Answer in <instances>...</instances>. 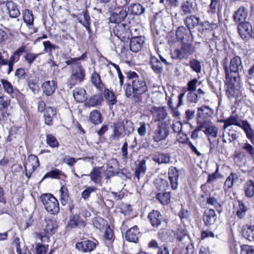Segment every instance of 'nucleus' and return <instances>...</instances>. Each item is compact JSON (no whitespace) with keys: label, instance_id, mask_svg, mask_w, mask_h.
<instances>
[{"label":"nucleus","instance_id":"f257e3e1","mask_svg":"<svg viewBox=\"0 0 254 254\" xmlns=\"http://www.w3.org/2000/svg\"><path fill=\"white\" fill-rule=\"evenodd\" d=\"M126 75L128 82L124 85L125 96L131 99L136 103H141L142 95L145 94L148 90L145 79L139 77L133 71L130 70L127 72Z\"/></svg>","mask_w":254,"mask_h":254},{"label":"nucleus","instance_id":"f03ea898","mask_svg":"<svg viewBox=\"0 0 254 254\" xmlns=\"http://www.w3.org/2000/svg\"><path fill=\"white\" fill-rule=\"evenodd\" d=\"M227 59L224 60L223 66L225 70L226 80L227 82L234 85L240 80V72L243 69L241 58L235 56L231 59L229 64L227 63Z\"/></svg>","mask_w":254,"mask_h":254},{"label":"nucleus","instance_id":"7ed1b4c3","mask_svg":"<svg viewBox=\"0 0 254 254\" xmlns=\"http://www.w3.org/2000/svg\"><path fill=\"white\" fill-rule=\"evenodd\" d=\"M247 14L246 9L240 7L233 15L234 21L239 24L238 31L243 39L253 38V29L252 25L248 22H244Z\"/></svg>","mask_w":254,"mask_h":254},{"label":"nucleus","instance_id":"20e7f679","mask_svg":"<svg viewBox=\"0 0 254 254\" xmlns=\"http://www.w3.org/2000/svg\"><path fill=\"white\" fill-rule=\"evenodd\" d=\"M85 77V70L84 67L80 64L73 65L71 69V74L68 78L67 84L69 88H72L77 83L83 81Z\"/></svg>","mask_w":254,"mask_h":254},{"label":"nucleus","instance_id":"39448f33","mask_svg":"<svg viewBox=\"0 0 254 254\" xmlns=\"http://www.w3.org/2000/svg\"><path fill=\"white\" fill-rule=\"evenodd\" d=\"M41 201L48 212L51 214H57L60 210L58 200L51 194H44L41 196Z\"/></svg>","mask_w":254,"mask_h":254},{"label":"nucleus","instance_id":"423d86ee","mask_svg":"<svg viewBox=\"0 0 254 254\" xmlns=\"http://www.w3.org/2000/svg\"><path fill=\"white\" fill-rule=\"evenodd\" d=\"M114 34L121 40H128L131 36L129 26L126 24H119L113 29Z\"/></svg>","mask_w":254,"mask_h":254},{"label":"nucleus","instance_id":"0eeeda50","mask_svg":"<svg viewBox=\"0 0 254 254\" xmlns=\"http://www.w3.org/2000/svg\"><path fill=\"white\" fill-rule=\"evenodd\" d=\"M39 166V161L37 156L30 155L24 165L25 175L28 179L31 177L32 173Z\"/></svg>","mask_w":254,"mask_h":254},{"label":"nucleus","instance_id":"6e6552de","mask_svg":"<svg viewBox=\"0 0 254 254\" xmlns=\"http://www.w3.org/2000/svg\"><path fill=\"white\" fill-rule=\"evenodd\" d=\"M98 245L97 240H85L78 242L75 245V248L83 253H90L94 250Z\"/></svg>","mask_w":254,"mask_h":254},{"label":"nucleus","instance_id":"1a4fd4ad","mask_svg":"<svg viewBox=\"0 0 254 254\" xmlns=\"http://www.w3.org/2000/svg\"><path fill=\"white\" fill-rule=\"evenodd\" d=\"M169 134V128L162 123H159L153 133V140L157 142L164 140L168 137Z\"/></svg>","mask_w":254,"mask_h":254},{"label":"nucleus","instance_id":"9d476101","mask_svg":"<svg viewBox=\"0 0 254 254\" xmlns=\"http://www.w3.org/2000/svg\"><path fill=\"white\" fill-rule=\"evenodd\" d=\"M176 35L178 40L183 41L192 42L193 36L192 32L187 27L181 26L178 27L176 32Z\"/></svg>","mask_w":254,"mask_h":254},{"label":"nucleus","instance_id":"9b49d317","mask_svg":"<svg viewBox=\"0 0 254 254\" xmlns=\"http://www.w3.org/2000/svg\"><path fill=\"white\" fill-rule=\"evenodd\" d=\"M168 174L172 189L176 190L178 186L179 170L175 167L171 166L169 168Z\"/></svg>","mask_w":254,"mask_h":254},{"label":"nucleus","instance_id":"f8f14e48","mask_svg":"<svg viewBox=\"0 0 254 254\" xmlns=\"http://www.w3.org/2000/svg\"><path fill=\"white\" fill-rule=\"evenodd\" d=\"M148 219L153 227L158 228L160 226L163 217L158 210H152L147 216Z\"/></svg>","mask_w":254,"mask_h":254},{"label":"nucleus","instance_id":"ddd939ff","mask_svg":"<svg viewBox=\"0 0 254 254\" xmlns=\"http://www.w3.org/2000/svg\"><path fill=\"white\" fill-rule=\"evenodd\" d=\"M146 169L145 159H143L137 161L135 163L134 169V175L137 181H139L140 177H143L145 175Z\"/></svg>","mask_w":254,"mask_h":254},{"label":"nucleus","instance_id":"4468645a","mask_svg":"<svg viewBox=\"0 0 254 254\" xmlns=\"http://www.w3.org/2000/svg\"><path fill=\"white\" fill-rule=\"evenodd\" d=\"M128 12L126 9H122L119 12H112L109 17L110 22L114 23L121 24L127 17Z\"/></svg>","mask_w":254,"mask_h":254},{"label":"nucleus","instance_id":"2eb2a0df","mask_svg":"<svg viewBox=\"0 0 254 254\" xmlns=\"http://www.w3.org/2000/svg\"><path fill=\"white\" fill-rule=\"evenodd\" d=\"M151 112L155 117L154 122H155L165 119L168 115L164 107H153L151 109Z\"/></svg>","mask_w":254,"mask_h":254},{"label":"nucleus","instance_id":"dca6fc26","mask_svg":"<svg viewBox=\"0 0 254 254\" xmlns=\"http://www.w3.org/2000/svg\"><path fill=\"white\" fill-rule=\"evenodd\" d=\"M216 218L215 212L212 209L205 210L203 215V220L206 226L213 225L215 223Z\"/></svg>","mask_w":254,"mask_h":254},{"label":"nucleus","instance_id":"f3484780","mask_svg":"<svg viewBox=\"0 0 254 254\" xmlns=\"http://www.w3.org/2000/svg\"><path fill=\"white\" fill-rule=\"evenodd\" d=\"M144 42V38L141 36L134 37L130 40V50L136 53L140 50L142 44Z\"/></svg>","mask_w":254,"mask_h":254},{"label":"nucleus","instance_id":"a211bd4d","mask_svg":"<svg viewBox=\"0 0 254 254\" xmlns=\"http://www.w3.org/2000/svg\"><path fill=\"white\" fill-rule=\"evenodd\" d=\"M184 23L186 27L191 30L198 24L203 25V22H200V18L193 15L187 16L184 20Z\"/></svg>","mask_w":254,"mask_h":254},{"label":"nucleus","instance_id":"6ab92c4d","mask_svg":"<svg viewBox=\"0 0 254 254\" xmlns=\"http://www.w3.org/2000/svg\"><path fill=\"white\" fill-rule=\"evenodd\" d=\"M107 178H109L110 176H113L115 173H117L119 169V165L118 160L116 159L112 158L108 161L107 164Z\"/></svg>","mask_w":254,"mask_h":254},{"label":"nucleus","instance_id":"aec40b11","mask_svg":"<svg viewBox=\"0 0 254 254\" xmlns=\"http://www.w3.org/2000/svg\"><path fill=\"white\" fill-rule=\"evenodd\" d=\"M214 114V110L207 106H202L198 108L197 116L199 119H207L212 117Z\"/></svg>","mask_w":254,"mask_h":254},{"label":"nucleus","instance_id":"412c9836","mask_svg":"<svg viewBox=\"0 0 254 254\" xmlns=\"http://www.w3.org/2000/svg\"><path fill=\"white\" fill-rule=\"evenodd\" d=\"M86 225L85 222L81 220L79 215L72 214L69 217V220L67 224L68 228L73 229L81 226L84 227Z\"/></svg>","mask_w":254,"mask_h":254},{"label":"nucleus","instance_id":"4be33fe9","mask_svg":"<svg viewBox=\"0 0 254 254\" xmlns=\"http://www.w3.org/2000/svg\"><path fill=\"white\" fill-rule=\"evenodd\" d=\"M101 169V167H94L89 174H83L81 177L84 176H89L91 180L95 184H99L101 183L102 179Z\"/></svg>","mask_w":254,"mask_h":254},{"label":"nucleus","instance_id":"5701e85b","mask_svg":"<svg viewBox=\"0 0 254 254\" xmlns=\"http://www.w3.org/2000/svg\"><path fill=\"white\" fill-rule=\"evenodd\" d=\"M139 232L137 226H134L128 230L126 233V239L131 242L136 243Z\"/></svg>","mask_w":254,"mask_h":254},{"label":"nucleus","instance_id":"b1692460","mask_svg":"<svg viewBox=\"0 0 254 254\" xmlns=\"http://www.w3.org/2000/svg\"><path fill=\"white\" fill-rule=\"evenodd\" d=\"M114 133L111 137L113 139L117 140L120 137L123 136V133L124 132V126L121 121H119L114 124Z\"/></svg>","mask_w":254,"mask_h":254},{"label":"nucleus","instance_id":"393cba45","mask_svg":"<svg viewBox=\"0 0 254 254\" xmlns=\"http://www.w3.org/2000/svg\"><path fill=\"white\" fill-rule=\"evenodd\" d=\"M44 93L46 96H51L55 92L56 88V83L55 81H47L44 82L42 85Z\"/></svg>","mask_w":254,"mask_h":254},{"label":"nucleus","instance_id":"a878e982","mask_svg":"<svg viewBox=\"0 0 254 254\" xmlns=\"http://www.w3.org/2000/svg\"><path fill=\"white\" fill-rule=\"evenodd\" d=\"M152 160L159 165L168 164L171 162V156L169 153H159L154 155Z\"/></svg>","mask_w":254,"mask_h":254},{"label":"nucleus","instance_id":"bb28decb","mask_svg":"<svg viewBox=\"0 0 254 254\" xmlns=\"http://www.w3.org/2000/svg\"><path fill=\"white\" fill-rule=\"evenodd\" d=\"M56 115V111L55 108L52 107H47L44 115L45 124L48 126H52L53 124V119Z\"/></svg>","mask_w":254,"mask_h":254},{"label":"nucleus","instance_id":"cd10ccee","mask_svg":"<svg viewBox=\"0 0 254 254\" xmlns=\"http://www.w3.org/2000/svg\"><path fill=\"white\" fill-rule=\"evenodd\" d=\"M145 11V8L139 3H131L127 7V12L131 15H139Z\"/></svg>","mask_w":254,"mask_h":254},{"label":"nucleus","instance_id":"c85d7f7f","mask_svg":"<svg viewBox=\"0 0 254 254\" xmlns=\"http://www.w3.org/2000/svg\"><path fill=\"white\" fill-rule=\"evenodd\" d=\"M254 65L251 66V67L248 70L247 73L246 74V82L247 86L252 92H254L253 89V87L254 86Z\"/></svg>","mask_w":254,"mask_h":254},{"label":"nucleus","instance_id":"c756f323","mask_svg":"<svg viewBox=\"0 0 254 254\" xmlns=\"http://www.w3.org/2000/svg\"><path fill=\"white\" fill-rule=\"evenodd\" d=\"M6 9L8 11L9 17L11 18H16L18 17L20 14V11L17 6L15 3L12 1H9L6 3Z\"/></svg>","mask_w":254,"mask_h":254},{"label":"nucleus","instance_id":"7c9ffc66","mask_svg":"<svg viewBox=\"0 0 254 254\" xmlns=\"http://www.w3.org/2000/svg\"><path fill=\"white\" fill-rule=\"evenodd\" d=\"M203 131L208 137L209 140L210 137L216 138L217 136L218 128L211 123L208 124L205 129Z\"/></svg>","mask_w":254,"mask_h":254},{"label":"nucleus","instance_id":"2f4dec72","mask_svg":"<svg viewBox=\"0 0 254 254\" xmlns=\"http://www.w3.org/2000/svg\"><path fill=\"white\" fill-rule=\"evenodd\" d=\"M131 0H115L111 4L108 5L109 11H112L118 8H123L127 5Z\"/></svg>","mask_w":254,"mask_h":254},{"label":"nucleus","instance_id":"473e14b6","mask_svg":"<svg viewBox=\"0 0 254 254\" xmlns=\"http://www.w3.org/2000/svg\"><path fill=\"white\" fill-rule=\"evenodd\" d=\"M181 9L184 15L191 14L194 9L193 2L190 0L184 1L181 4Z\"/></svg>","mask_w":254,"mask_h":254},{"label":"nucleus","instance_id":"72a5a7b5","mask_svg":"<svg viewBox=\"0 0 254 254\" xmlns=\"http://www.w3.org/2000/svg\"><path fill=\"white\" fill-rule=\"evenodd\" d=\"M254 226L246 225L242 230V235L250 241L254 240Z\"/></svg>","mask_w":254,"mask_h":254},{"label":"nucleus","instance_id":"f704fd0d","mask_svg":"<svg viewBox=\"0 0 254 254\" xmlns=\"http://www.w3.org/2000/svg\"><path fill=\"white\" fill-rule=\"evenodd\" d=\"M238 179L239 177L237 174L231 173L224 183L223 187L224 190L226 191L227 190L231 188L233 186L234 183L238 181Z\"/></svg>","mask_w":254,"mask_h":254},{"label":"nucleus","instance_id":"c9c22d12","mask_svg":"<svg viewBox=\"0 0 254 254\" xmlns=\"http://www.w3.org/2000/svg\"><path fill=\"white\" fill-rule=\"evenodd\" d=\"M86 91L83 88H76L73 91V96L75 100L79 102L84 101L86 99Z\"/></svg>","mask_w":254,"mask_h":254},{"label":"nucleus","instance_id":"e433bc0d","mask_svg":"<svg viewBox=\"0 0 254 254\" xmlns=\"http://www.w3.org/2000/svg\"><path fill=\"white\" fill-rule=\"evenodd\" d=\"M150 64L152 69L155 72L159 73L163 71V64L155 57H152L151 58Z\"/></svg>","mask_w":254,"mask_h":254},{"label":"nucleus","instance_id":"4c0bfd02","mask_svg":"<svg viewBox=\"0 0 254 254\" xmlns=\"http://www.w3.org/2000/svg\"><path fill=\"white\" fill-rule=\"evenodd\" d=\"M46 227L45 231L46 233L52 234L55 233L58 228L57 222L54 220H46Z\"/></svg>","mask_w":254,"mask_h":254},{"label":"nucleus","instance_id":"58836bf2","mask_svg":"<svg viewBox=\"0 0 254 254\" xmlns=\"http://www.w3.org/2000/svg\"><path fill=\"white\" fill-rule=\"evenodd\" d=\"M23 19L27 25L31 28L33 26L34 17L32 11L25 9L22 12Z\"/></svg>","mask_w":254,"mask_h":254},{"label":"nucleus","instance_id":"ea45409f","mask_svg":"<svg viewBox=\"0 0 254 254\" xmlns=\"http://www.w3.org/2000/svg\"><path fill=\"white\" fill-rule=\"evenodd\" d=\"M102 101V96L100 94H96L91 97L85 104L89 107H95L100 105Z\"/></svg>","mask_w":254,"mask_h":254},{"label":"nucleus","instance_id":"a19ab883","mask_svg":"<svg viewBox=\"0 0 254 254\" xmlns=\"http://www.w3.org/2000/svg\"><path fill=\"white\" fill-rule=\"evenodd\" d=\"M181 48L184 54H186L187 57L192 55L194 52V48L192 46V42H182Z\"/></svg>","mask_w":254,"mask_h":254},{"label":"nucleus","instance_id":"79ce46f5","mask_svg":"<svg viewBox=\"0 0 254 254\" xmlns=\"http://www.w3.org/2000/svg\"><path fill=\"white\" fill-rule=\"evenodd\" d=\"M89 120L94 125L101 124L102 121L100 111L96 110L92 111L90 114Z\"/></svg>","mask_w":254,"mask_h":254},{"label":"nucleus","instance_id":"37998d69","mask_svg":"<svg viewBox=\"0 0 254 254\" xmlns=\"http://www.w3.org/2000/svg\"><path fill=\"white\" fill-rule=\"evenodd\" d=\"M245 195L247 197H251L254 194V182L250 180L248 181L244 186Z\"/></svg>","mask_w":254,"mask_h":254},{"label":"nucleus","instance_id":"c03bdc74","mask_svg":"<svg viewBox=\"0 0 254 254\" xmlns=\"http://www.w3.org/2000/svg\"><path fill=\"white\" fill-rule=\"evenodd\" d=\"M156 188L160 191H164L168 187V182L167 180L162 178L156 179L154 181Z\"/></svg>","mask_w":254,"mask_h":254},{"label":"nucleus","instance_id":"a18cd8bd","mask_svg":"<svg viewBox=\"0 0 254 254\" xmlns=\"http://www.w3.org/2000/svg\"><path fill=\"white\" fill-rule=\"evenodd\" d=\"M104 96L108 100L110 106L115 105L117 103L116 97L112 91L108 89H105L104 91Z\"/></svg>","mask_w":254,"mask_h":254},{"label":"nucleus","instance_id":"49530a36","mask_svg":"<svg viewBox=\"0 0 254 254\" xmlns=\"http://www.w3.org/2000/svg\"><path fill=\"white\" fill-rule=\"evenodd\" d=\"M223 141L225 143L231 142L237 138V135L234 130H229L223 133Z\"/></svg>","mask_w":254,"mask_h":254},{"label":"nucleus","instance_id":"de8ad7c7","mask_svg":"<svg viewBox=\"0 0 254 254\" xmlns=\"http://www.w3.org/2000/svg\"><path fill=\"white\" fill-rule=\"evenodd\" d=\"M124 126V133L125 134L131 133L134 130L133 124L130 120L126 119L121 121Z\"/></svg>","mask_w":254,"mask_h":254},{"label":"nucleus","instance_id":"09e8293b","mask_svg":"<svg viewBox=\"0 0 254 254\" xmlns=\"http://www.w3.org/2000/svg\"><path fill=\"white\" fill-rule=\"evenodd\" d=\"M156 198L163 204H168L170 200L171 195L170 192L158 193Z\"/></svg>","mask_w":254,"mask_h":254},{"label":"nucleus","instance_id":"8fccbe9b","mask_svg":"<svg viewBox=\"0 0 254 254\" xmlns=\"http://www.w3.org/2000/svg\"><path fill=\"white\" fill-rule=\"evenodd\" d=\"M90 16L86 12H83L82 15L78 17V21L88 30L90 27Z\"/></svg>","mask_w":254,"mask_h":254},{"label":"nucleus","instance_id":"3c124183","mask_svg":"<svg viewBox=\"0 0 254 254\" xmlns=\"http://www.w3.org/2000/svg\"><path fill=\"white\" fill-rule=\"evenodd\" d=\"M221 122L224 123L223 129L224 130H225L228 126L231 125L240 126L237 117L234 116H230L226 120H221Z\"/></svg>","mask_w":254,"mask_h":254},{"label":"nucleus","instance_id":"603ef678","mask_svg":"<svg viewBox=\"0 0 254 254\" xmlns=\"http://www.w3.org/2000/svg\"><path fill=\"white\" fill-rule=\"evenodd\" d=\"M243 128L245 130L247 136L249 139H250L252 142H253V139L254 138V131L251 127L250 125L247 122H243Z\"/></svg>","mask_w":254,"mask_h":254},{"label":"nucleus","instance_id":"864d4df0","mask_svg":"<svg viewBox=\"0 0 254 254\" xmlns=\"http://www.w3.org/2000/svg\"><path fill=\"white\" fill-rule=\"evenodd\" d=\"M91 82L98 88H100L103 86L100 75L94 71L91 76Z\"/></svg>","mask_w":254,"mask_h":254},{"label":"nucleus","instance_id":"5fc2aeb1","mask_svg":"<svg viewBox=\"0 0 254 254\" xmlns=\"http://www.w3.org/2000/svg\"><path fill=\"white\" fill-rule=\"evenodd\" d=\"M86 57V54H83L81 56L78 58H67L66 61H65V63L67 65H71V69H72L73 65L77 64H80L81 63L78 61L83 60Z\"/></svg>","mask_w":254,"mask_h":254},{"label":"nucleus","instance_id":"6e6d98bb","mask_svg":"<svg viewBox=\"0 0 254 254\" xmlns=\"http://www.w3.org/2000/svg\"><path fill=\"white\" fill-rule=\"evenodd\" d=\"M171 230L168 229H161L158 233V238L163 241L170 239Z\"/></svg>","mask_w":254,"mask_h":254},{"label":"nucleus","instance_id":"4d7b16f0","mask_svg":"<svg viewBox=\"0 0 254 254\" xmlns=\"http://www.w3.org/2000/svg\"><path fill=\"white\" fill-rule=\"evenodd\" d=\"M46 142L52 148L58 147L59 146V143L56 138L50 134H47Z\"/></svg>","mask_w":254,"mask_h":254},{"label":"nucleus","instance_id":"13d9d810","mask_svg":"<svg viewBox=\"0 0 254 254\" xmlns=\"http://www.w3.org/2000/svg\"><path fill=\"white\" fill-rule=\"evenodd\" d=\"M206 202L207 204L213 206L216 209H218L221 207V205L218 202V200L213 196H209V197H207ZM217 211L220 213L221 210L217 209Z\"/></svg>","mask_w":254,"mask_h":254},{"label":"nucleus","instance_id":"bf43d9fd","mask_svg":"<svg viewBox=\"0 0 254 254\" xmlns=\"http://www.w3.org/2000/svg\"><path fill=\"white\" fill-rule=\"evenodd\" d=\"M60 191L61 192V203L63 205H65L67 203L68 198L67 189L62 187Z\"/></svg>","mask_w":254,"mask_h":254},{"label":"nucleus","instance_id":"052dcab7","mask_svg":"<svg viewBox=\"0 0 254 254\" xmlns=\"http://www.w3.org/2000/svg\"><path fill=\"white\" fill-rule=\"evenodd\" d=\"M189 64L192 70L195 71L197 73L201 72V66L200 63L197 60L193 59L190 60V61Z\"/></svg>","mask_w":254,"mask_h":254},{"label":"nucleus","instance_id":"680f3d73","mask_svg":"<svg viewBox=\"0 0 254 254\" xmlns=\"http://www.w3.org/2000/svg\"><path fill=\"white\" fill-rule=\"evenodd\" d=\"M44 51L46 53H52L53 50L58 49L59 47L56 45L52 44L50 41H46L43 42Z\"/></svg>","mask_w":254,"mask_h":254},{"label":"nucleus","instance_id":"e2e57ef3","mask_svg":"<svg viewBox=\"0 0 254 254\" xmlns=\"http://www.w3.org/2000/svg\"><path fill=\"white\" fill-rule=\"evenodd\" d=\"M188 101L191 103H196L198 102L199 97L195 92H189L187 94Z\"/></svg>","mask_w":254,"mask_h":254},{"label":"nucleus","instance_id":"0e129e2a","mask_svg":"<svg viewBox=\"0 0 254 254\" xmlns=\"http://www.w3.org/2000/svg\"><path fill=\"white\" fill-rule=\"evenodd\" d=\"M221 177V175L219 173V167L217 166L215 172L208 175L207 183H210Z\"/></svg>","mask_w":254,"mask_h":254},{"label":"nucleus","instance_id":"69168bd1","mask_svg":"<svg viewBox=\"0 0 254 254\" xmlns=\"http://www.w3.org/2000/svg\"><path fill=\"white\" fill-rule=\"evenodd\" d=\"M242 148L245 150V151L250 154L252 156L254 154V148L252 145L251 144L245 142L241 144Z\"/></svg>","mask_w":254,"mask_h":254},{"label":"nucleus","instance_id":"338daca9","mask_svg":"<svg viewBox=\"0 0 254 254\" xmlns=\"http://www.w3.org/2000/svg\"><path fill=\"white\" fill-rule=\"evenodd\" d=\"M210 142V152L212 153H216L219 151V143L218 140H215L211 141L210 139L209 140Z\"/></svg>","mask_w":254,"mask_h":254},{"label":"nucleus","instance_id":"774afa93","mask_svg":"<svg viewBox=\"0 0 254 254\" xmlns=\"http://www.w3.org/2000/svg\"><path fill=\"white\" fill-rule=\"evenodd\" d=\"M38 56V54L32 53H28L24 56V58L25 61L28 63V64L29 65H31L33 63V62L36 60Z\"/></svg>","mask_w":254,"mask_h":254}]
</instances>
